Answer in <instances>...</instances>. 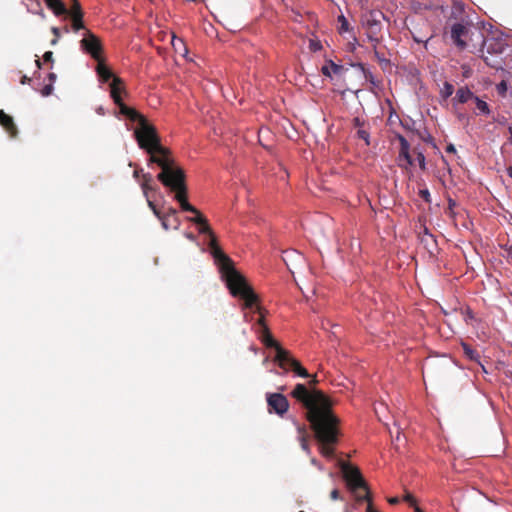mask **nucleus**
Wrapping results in <instances>:
<instances>
[{
    "instance_id": "nucleus-1",
    "label": "nucleus",
    "mask_w": 512,
    "mask_h": 512,
    "mask_svg": "<svg viewBox=\"0 0 512 512\" xmlns=\"http://www.w3.org/2000/svg\"><path fill=\"white\" fill-rule=\"evenodd\" d=\"M97 62L96 72L99 81L103 83L109 82L110 96L118 107V114L137 124L134 130V137L139 148L148 154V166L155 164L161 168V171L157 174V180L170 192L174 193V199L179 203L182 211L194 214L188 220L198 226L199 233L207 236L210 254L218 266L220 274L241 275L234 267L232 260L217 245L215 235L207 219L188 202L185 172L175 164L169 149L161 144L155 126L150 124L144 115L123 102L121 95L125 91L122 80L113 75L112 71L101 60Z\"/></svg>"
},
{
    "instance_id": "nucleus-2",
    "label": "nucleus",
    "mask_w": 512,
    "mask_h": 512,
    "mask_svg": "<svg viewBox=\"0 0 512 512\" xmlns=\"http://www.w3.org/2000/svg\"><path fill=\"white\" fill-rule=\"evenodd\" d=\"M316 376L309 381V385L298 383L291 391V396L306 411L307 419L319 444L320 453L328 458L334 457L333 445L338 437V419L332 413L326 395L315 388Z\"/></svg>"
},
{
    "instance_id": "nucleus-3",
    "label": "nucleus",
    "mask_w": 512,
    "mask_h": 512,
    "mask_svg": "<svg viewBox=\"0 0 512 512\" xmlns=\"http://www.w3.org/2000/svg\"><path fill=\"white\" fill-rule=\"evenodd\" d=\"M385 18V14L380 10H369L362 15L361 23L366 29L370 41L378 42V34L382 30V20Z\"/></svg>"
},
{
    "instance_id": "nucleus-4",
    "label": "nucleus",
    "mask_w": 512,
    "mask_h": 512,
    "mask_svg": "<svg viewBox=\"0 0 512 512\" xmlns=\"http://www.w3.org/2000/svg\"><path fill=\"white\" fill-rule=\"evenodd\" d=\"M80 48L84 53L90 55L95 61L101 60V54L103 51L102 43L90 30L84 31L83 38L80 40Z\"/></svg>"
},
{
    "instance_id": "nucleus-5",
    "label": "nucleus",
    "mask_w": 512,
    "mask_h": 512,
    "mask_svg": "<svg viewBox=\"0 0 512 512\" xmlns=\"http://www.w3.org/2000/svg\"><path fill=\"white\" fill-rule=\"evenodd\" d=\"M267 403L270 411H274L278 415H283L289 408L287 398L280 393H268Z\"/></svg>"
},
{
    "instance_id": "nucleus-6",
    "label": "nucleus",
    "mask_w": 512,
    "mask_h": 512,
    "mask_svg": "<svg viewBox=\"0 0 512 512\" xmlns=\"http://www.w3.org/2000/svg\"><path fill=\"white\" fill-rule=\"evenodd\" d=\"M507 44L500 37H485L483 40V47L488 53L502 54L506 49Z\"/></svg>"
},
{
    "instance_id": "nucleus-7",
    "label": "nucleus",
    "mask_w": 512,
    "mask_h": 512,
    "mask_svg": "<svg viewBox=\"0 0 512 512\" xmlns=\"http://www.w3.org/2000/svg\"><path fill=\"white\" fill-rule=\"evenodd\" d=\"M466 33V27L462 23H454L451 26V39L453 40L455 45L461 49H464L467 45L466 42L462 39V37L466 35Z\"/></svg>"
},
{
    "instance_id": "nucleus-8",
    "label": "nucleus",
    "mask_w": 512,
    "mask_h": 512,
    "mask_svg": "<svg viewBox=\"0 0 512 512\" xmlns=\"http://www.w3.org/2000/svg\"><path fill=\"white\" fill-rule=\"evenodd\" d=\"M0 124L12 138L17 135V128L13 122L12 117L7 115L3 110H0Z\"/></svg>"
},
{
    "instance_id": "nucleus-9",
    "label": "nucleus",
    "mask_w": 512,
    "mask_h": 512,
    "mask_svg": "<svg viewBox=\"0 0 512 512\" xmlns=\"http://www.w3.org/2000/svg\"><path fill=\"white\" fill-rule=\"evenodd\" d=\"M72 18V30L74 32H78L79 30H86L83 20H82V12L80 8V4L76 3V11L71 13Z\"/></svg>"
},
{
    "instance_id": "nucleus-10",
    "label": "nucleus",
    "mask_w": 512,
    "mask_h": 512,
    "mask_svg": "<svg viewBox=\"0 0 512 512\" xmlns=\"http://www.w3.org/2000/svg\"><path fill=\"white\" fill-rule=\"evenodd\" d=\"M45 3L56 16L66 15L68 13L67 7L62 0H45Z\"/></svg>"
},
{
    "instance_id": "nucleus-11",
    "label": "nucleus",
    "mask_w": 512,
    "mask_h": 512,
    "mask_svg": "<svg viewBox=\"0 0 512 512\" xmlns=\"http://www.w3.org/2000/svg\"><path fill=\"white\" fill-rule=\"evenodd\" d=\"M474 97H475V94L467 86H464V87H460L456 91V95L453 100L464 104V103L468 102L469 100H473Z\"/></svg>"
},
{
    "instance_id": "nucleus-12",
    "label": "nucleus",
    "mask_w": 512,
    "mask_h": 512,
    "mask_svg": "<svg viewBox=\"0 0 512 512\" xmlns=\"http://www.w3.org/2000/svg\"><path fill=\"white\" fill-rule=\"evenodd\" d=\"M142 178H143V181L140 184V186H141V189H142L145 197H148V193L150 191H152V192L158 191V187L152 185L153 176L150 173H142Z\"/></svg>"
},
{
    "instance_id": "nucleus-13",
    "label": "nucleus",
    "mask_w": 512,
    "mask_h": 512,
    "mask_svg": "<svg viewBox=\"0 0 512 512\" xmlns=\"http://www.w3.org/2000/svg\"><path fill=\"white\" fill-rule=\"evenodd\" d=\"M420 242L430 255L437 251V241L434 235L420 236Z\"/></svg>"
},
{
    "instance_id": "nucleus-14",
    "label": "nucleus",
    "mask_w": 512,
    "mask_h": 512,
    "mask_svg": "<svg viewBox=\"0 0 512 512\" xmlns=\"http://www.w3.org/2000/svg\"><path fill=\"white\" fill-rule=\"evenodd\" d=\"M473 100H474L475 105H476V111H475L476 115H485V116L490 115L491 110H490V107H489V105H488V103L486 101L482 100L481 98H479L476 95L473 98Z\"/></svg>"
},
{
    "instance_id": "nucleus-15",
    "label": "nucleus",
    "mask_w": 512,
    "mask_h": 512,
    "mask_svg": "<svg viewBox=\"0 0 512 512\" xmlns=\"http://www.w3.org/2000/svg\"><path fill=\"white\" fill-rule=\"evenodd\" d=\"M464 355L471 361H475L480 363V354L474 350L469 344L462 342L461 343Z\"/></svg>"
},
{
    "instance_id": "nucleus-16",
    "label": "nucleus",
    "mask_w": 512,
    "mask_h": 512,
    "mask_svg": "<svg viewBox=\"0 0 512 512\" xmlns=\"http://www.w3.org/2000/svg\"><path fill=\"white\" fill-rule=\"evenodd\" d=\"M23 4L27 7L29 12L40 14L42 17H44L39 0H23Z\"/></svg>"
},
{
    "instance_id": "nucleus-17",
    "label": "nucleus",
    "mask_w": 512,
    "mask_h": 512,
    "mask_svg": "<svg viewBox=\"0 0 512 512\" xmlns=\"http://www.w3.org/2000/svg\"><path fill=\"white\" fill-rule=\"evenodd\" d=\"M292 258L301 259L302 256L296 250H288L284 252L282 259L289 270H291V268L288 261L291 260Z\"/></svg>"
},
{
    "instance_id": "nucleus-18",
    "label": "nucleus",
    "mask_w": 512,
    "mask_h": 512,
    "mask_svg": "<svg viewBox=\"0 0 512 512\" xmlns=\"http://www.w3.org/2000/svg\"><path fill=\"white\" fill-rule=\"evenodd\" d=\"M297 430H298V433H299L298 438H299V441H300V444H301V448L304 451H306L307 453H310V449H309L306 437L304 436V428H302L300 425H298L297 426Z\"/></svg>"
},
{
    "instance_id": "nucleus-19",
    "label": "nucleus",
    "mask_w": 512,
    "mask_h": 512,
    "mask_svg": "<svg viewBox=\"0 0 512 512\" xmlns=\"http://www.w3.org/2000/svg\"><path fill=\"white\" fill-rule=\"evenodd\" d=\"M453 92L454 86L449 82H445L443 88L440 91V95L443 99H447L453 94Z\"/></svg>"
},
{
    "instance_id": "nucleus-20",
    "label": "nucleus",
    "mask_w": 512,
    "mask_h": 512,
    "mask_svg": "<svg viewBox=\"0 0 512 512\" xmlns=\"http://www.w3.org/2000/svg\"><path fill=\"white\" fill-rule=\"evenodd\" d=\"M337 20H338V23L340 24L339 33L342 34L344 32H348L350 27H349V22H348L347 18L343 14H341L338 16Z\"/></svg>"
},
{
    "instance_id": "nucleus-21",
    "label": "nucleus",
    "mask_w": 512,
    "mask_h": 512,
    "mask_svg": "<svg viewBox=\"0 0 512 512\" xmlns=\"http://www.w3.org/2000/svg\"><path fill=\"white\" fill-rule=\"evenodd\" d=\"M356 135L359 139H362L367 146L370 145V133L365 127L358 129Z\"/></svg>"
},
{
    "instance_id": "nucleus-22",
    "label": "nucleus",
    "mask_w": 512,
    "mask_h": 512,
    "mask_svg": "<svg viewBox=\"0 0 512 512\" xmlns=\"http://www.w3.org/2000/svg\"><path fill=\"white\" fill-rule=\"evenodd\" d=\"M404 501L407 502L410 506H412L415 512H424L420 507L416 505L415 498L409 492H406L404 496Z\"/></svg>"
},
{
    "instance_id": "nucleus-23",
    "label": "nucleus",
    "mask_w": 512,
    "mask_h": 512,
    "mask_svg": "<svg viewBox=\"0 0 512 512\" xmlns=\"http://www.w3.org/2000/svg\"><path fill=\"white\" fill-rule=\"evenodd\" d=\"M399 154L406 160L408 165H413V159L410 155V146H406V148L400 147Z\"/></svg>"
},
{
    "instance_id": "nucleus-24",
    "label": "nucleus",
    "mask_w": 512,
    "mask_h": 512,
    "mask_svg": "<svg viewBox=\"0 0 512 512\" xmlns=\"http://www.w3.org/2000/svg\"><path fill=\"white\" fill-rule=\"evenodd\" d=\"M176 214H177V210L175 208H173V207H169L167 209V212L165 214H163V215L166 216L167 218H172L173 222L175 223L174 228L178 229V227H179V220L176 217Z\"/></svg>"
},
{
    "instance_id": "nucleus-25",
    "label": "nucleus",
    "mask_w": 512,
    "mask_h": 512,
    "mask_svg": "<svg viewBox=\"0 0 512 512\" xmlns=\"http://www.w3.org/2000/svg\"><path fill=\"white\" fill-rule=\"evenodd\" d=\"M327 64H329L331 72H333L336 75H341L346 70L342 65L336 64L332 60H328Z\"/></svg>"
},
{
    "instance_id": "nucleus-26",
    "label": "nucleus",
    "mask_w": 512,
    "mask_h": 512,
    "mask_svg": "<svg viewBox=\"0 0 512 512\" xmlns=\"http://www.w3.org/2000/svg\"><path fill=\"white\" fill-rule=\"evenodd\" d=\"M364 78L366 81L370 82L372 85L374 86H378V82L377 80L375 79L373 73L370 71V69L366 68L363 72H362Z\"/></svg>"
},
{
    "instance_id": "nucleus-27",
    "label": "nucleus",
    "mask_w": 512,
    "mask_h": 512,
    "mask_svg": "<svg viewBox=\"0 0 512 512\" xmlns=\"http://www.w3.org/2000/svg\"><path fill=\"white\" fill-rule=\"evenodd\" d=\"M496 90L500 96H505L508 90V85L505 80H502L496 85Z\"/></svg>"
},
{
    "instance_id": "nucleus-28",
    "label": "nucleus",
    "mask_w": 512,
    "mask_h": 512,
    "mask_svg": "<svg viewBox=\"0 0 512 512\" xmlns=\"http://www.w3.org/2000/svg\"><path fill=\"white\" fill-rule=\"evenodd\" d=\"M353 127L358 129L364 128L366 125V121L363 118L360 117H354L352 120Z\"/></svg>"
},
{
    "instance_id": "nucleus-29",
    "label": "nucleus",
    "mask_w": 512,
    "mask_h": 512,
    "mask_svg": "<svg viewBox=\"0 0 512 512\" xmlns=\"http://www.w3.org/2000/svg\"><path fill=\"white\" fill-rule=\"evenodd\" d=\"M416 160L418 161L419 167L422 170H425L426 169V159H425V155L423 152L420 151L417 153Z\"/></svg>"
},
{
    "instance_id": "nucleus-30",
    "label": "nucleus",
    "mask_w": 512,
    "mask_h": 512,
    "mask_svg": "<svg viewBox=\"0 0 512 512\" xmlns=\"http://www.w3.org/2000/svg\"><path fill=\"white\" fill-rule=\"evenodd\" d=\"M419 196L426 202L431 203V194L427 188L419 190Z\"/></svg>"
},
{
    "instance_id": "nucleus-31",
    "label": "nucleus",
    "mask_w": 512,
    "mask_h": 512,
    "mask_svg": "<svg viewBox=\"0 0 512 512\" xmlns=\"http://www.w3.org/2000/svg\"><path fill=\"white\" fill-rule=\"evenodd\" d=\"M145 198L147 199L148 206L153 211L154 215L156 217H160L161 211L156 207L155 203L149 199V196Z\"/></svg>"
},
{
    "instance_id": "nucleus-32",
    "label": "nucleus",
    "mask_w": 512,
    "mask_h": 512,
    "mask_svg": "<svg viewBox=\"0 0 512 512\" xmlns=\"http://www.w3.org/2000/svg\"><path fill=\"white\" fill-rule=\"evenodd\" d=\"M161 221V225L165 230H168L170 228V218H167L163 215V213H160V217H157Z\"/></svg>"
},
{
    "instance_id": "nucleus-33",
    "label": "nucleus",
    "mask_w": 512,
    "mask_h": 512,
    "mask_svg": "<svg viewBox=\"0 0 512 512\" xmlns=\"http://www.w3.org/2000/svg\"><path fill=\"white\" fill-rule=\"evenodd\" d=\"M310 49L314 52H317L322 49V44L320 41L311 40L310 41Z\"/></svg>"
},
{
    "instance_id": "nucleus-34",
    "label": "nucleus",
    "mask_w": 512,
    "mask_h": 512,
    "mask_svg": "<svg viewBox=\"0 0 512 512\" xmlns=\"http://www.w3.org/2000/svg\"><path fill=\"white\" fill-rule=\"evenodd\" d=\"M321 73L328 78H332L331 68L327 63L321 67Z\"/></svg>"
},
{
    "instance_id": "nucleus-35",
    "label": "nucleus",
    "mask_w": 512,
    "mask_h": 512,
    "mask_svg": "<svg viewBox=\"0 0 512 512\" xmlns=\"http://www.w3.org/2000/svg\"><path fill=\"white\" fill-rule=\"evenodd\" d=\"M396 138L398 139V141L400 143V147L406 148V146H410L408 140L402 134L398 133L396 135Z\"/></svg>"
},
{
    "instance_id": "nucleus-36",
    "label": "nucleus",
    "mask_w": 512,
    "mask_h": 512,
    "mask_svg": "<svg viewBox=\"0 0 512 512\" xmlns=\"http://www.w3.org/2000/svg\"><path fill=\"white\" fill-rule=\"evenodd\" d=\"M53 91V84L52 83H49L47 85H45L41 91V94L43 96H49Z\"/></svg>"
},
{
    "instance_id": "nucleus-37",
    "label": "nucleus",
    "mask_w": 512,
    "mask_h": 512,
    "mask_svg": "<svg viewBox=\"0 0 512 512\" xmlns=\"http://www.w3.org/2000/svg\"><path fill=\"white\" fill-rule=\"evenodd\" d=\"M374 54H375V57L377 58V60L380 62V63H389V60H387L383 54H381L376 48H374Z\"/></svg>"
},
{
    "instance_id": "nucleus-38",
    "label": "nucleus",
    "mask_w": 512,
    "mask_h": 512,
    "mask_svg": "<svg viewBox=\"0 0 512 512\" xmlns=\"http://www.w3.org/2000/svg\"><path fill=\"white\" fill-rule=\"evenodd\" d=\"M330 498H331L332 500H334V501H335V500H343V498H342V497H341V495H340L339 490H338V489H336V488H335V489H333V490L331 491V493H330Z\"/></svg>"
},
{
    "instance_id": "nucleus-39",
    "label": "nucleus",
    "mask_w": 512,
    "mask_h": 512,
    "mask_svg": "<svg viewBox=\"0 0 512 512\" xmlns=\"http://www.w3.org/2000/svg\"><path fill=\"white\" fill-rule=\"evenodd\" d=\"M457 203L454 199L448 198V211L451 215H454L453 209L456 207Z\"/></svg>"
},
{
    "instance_id": "nucleus-40",
    "label": "nucleus",
    "mask_w": 512,
    "mask_h": 512,
    "mask_svg": "<svg viewBox=\"0 0 512 512\" xmlns=\"http://www.w3.org/2000/svg\"><path fill=\"white\" fill-rule=\"evenodd\" d=\"M172 45L173 47H177V46H184V43H183V40L180 39V38H177L175 35H173L172 37Z\"/></svg>"
},
{
    "instance_id": "nucleus-41",
    "label": "nucleus",
    "mask_w": 512,
    "mask_h": 512,
    "mask_svg": "<svg viewBox=\"0 0 512 512\" xmlns=\"http://www.w3.org/2000/svg\"><path fill=\"white\" fill-rule=\"evenodd\" d=\"M351 66H352L353 68L358 69L361 73H362V72L367 68V67L365 66V64H363V63H361V62L352 63V64H351Z\"/></svg>"
},
{
    "instance_id": "nucleus-42",
    "label": "nucleus",
    "mask_w": 512,
    "mask_h": 512,
    "mask_svg": "<svg viewBox=\"0 0 512 512\" xmlns=\"http://www.w3.org/2000/svg\"><path fill=\"white\" fill-rule=\"evenodd\" d=\"M43 60L45 62H52L53 61V53L51 51H47L43 55Z\"/></svg>"
},
{
    "instance_id": "nucleus-43",
    "label": "nucleus",
    "mask_w": 512,
    "mask_h": 512,
    "mask_svg": "<svg viewBox=\"0 0 512 512\" xmlns=\"http://www.w3.org/2000/svg\"><path fill=\"white\" fill-rule=\"evenodd\" d=\"M184 236H185L188 240H190V241H192V242H196V237H195V235H194V234H192V233H190V232H185V233H184Z\"/></svg>"
},
{
    "instance_id": "nucleus-44",
    "label": "nucleus",
    "mask_w": 512,
    "mask_h": 512,
    "mask_svg": "<svg viewBox=\"0 0 512 512\" xmlns=\"http://www.w3.org/2000/svg\"><path fill=\"white\" fill-rule=\"evenodd\" d=\"M447 153H456V148L453 144H448L446 147Z\"/></svg>"
},
{
    "instance_id": "nucleus-45",
    "label": "nucleus",
    "mask_w": 512,
    "mask_h": 512,
    "mask_svg": "<svg viewBox=\"0 0 512 512\" xmlns=\"http://www.w3.org/2000/svg\"><path fill=\"white\" fill-rule=\"evenodd\" d=\"M142 173H143V169H141V168L140 169H135L134 172H133V177L136 180H138L139 177H140V174H142Z\"/></svg>"
},
{
    "instance_id": "nucleus-46",
    "label": "nucleus",
    "mask_w": 512,
    "mask_h": 512,
    "mask_svg": "<svg viewBox=\"0 0 512 512\" xmlns=\"http://www.w3.org/2000/svg\"><path fill=\"white\" fill-rule=\"evenodd\" d=\"M355 508H356V504H354V505L346 504V505H345L344 512H353V510H354Z\"/></svg>"
},
{
    "instance_id": "nucleus-47",
    "label": "nucleus",
    "mask_w": 512,
    "mask_h": 512,
    "mask_svg": "<svg viewBox=\"0 0 512 512\" xmlns=\"http://www.w3.org/2000/svg\"><path fill=\"white\" fill-rule=\"evenodd\" d=\"M48 78H49L50 83L54 84V82H55V80H56L57 76H56V74H55V73H49V74H48Z\"/></svg>"
},
{
    "instance_id": "nucleus-48",
    "label": "nucleus",
    "mask_w": 512,
    "mask_h": 512,
    "mask_svg": "<svg viewBox=\"0 0 512 512\" xmlns=\"http://www.w3.org/2000/svg\"><path fill=\"white\" fill-rule=\"evenodd\" d=\"M95 111L99 115H105V109L103 106H98Z\"/></svg>"
},
{
    "instance_id": "nucleus-49",
    "label": "nucleus",
    "mask_w": 512,
    "mask_h": 512,
    "mask_svg": "<svg viewBox=\"0 0 512 512\" xmlns=\"http://www.w3.org/2000/svg\"><path fill=\"white\" fill-rule=\"evenodd\" d=\"M423 139H424V141L429 142L430 144L435 146L434 139L432 138V136L430 134H427V137L423 138Z\"/></svg>"
},
{
    "instance_id": "nucleus-50",
    "label": "nucleus",
    "mask_w": 512,
    "mask_h": 512,
    "mask_svg": "<svg viewBox=\"0 0 512 512\" xmlns=\"http://www.w3.org/2000/svg\"><path fill=\"white\" fill-rule=\"evenodd\" d=\"M388 502H389L391 505H395V504L399 503V498H398V497H392V498H389V499H388Z\"/></svg>"
},
{
    "instance_id": "nucleus-51",
    "label": "nucleus",
    "mask_w": 512,
    "mask_h": 512,
    "mask_svg": "<svg viewBox=\"0 0 512 512\" xmlns=\"http://www.w3.org/2000/svg\"><path fill=\"white\" fill-rule=\"evenodd\" d=\"M21 84H27L30 82V78H28L26 75L22 76L21 78Z\"/></svg>"
},
{
    "instance_id": "nucleus-52",
    "label": "nucleus",
    "mask_w": 512,
    "mask_h": 512,
    "mask_svg": "<svg viewBox=\"0 0 512 512\" xmlns=\"http://www.w3.org/2000/svg\"><path fill=\"white\" fill-rule=\"evenodd\" d=\"M311 463L313 465L317 466L320 470H322V466L320 465V463L315 458L311 459Z\"/></svg>"
},
{
    "instance_id": "nucleus-53",
    "label": "nucleus",
    "mask_w": 512,
    "mask_h": 512,
    "mask_svg": "<svg viewBox=\"0 0 512 512\" xmlns=\"http://www.w3.org/2000/svg\"><path fill=\"white\" fill-rule=\"evenodd\" d=\"M432 235L427 227H424L423 234L421 236Z\"/></svg>"
},
{
    "instance_id": "nucleus-54",
    "label": "nucleus",
    "mask_w": 512,
    "mask_h": 512,
    "mask_svg": "<svg viewBox=\"0 0 512 512\" xmlns=\"http://www.w3.org/2000/svg\"><path fill=\"white\" fill-rule=\"evenodd\" d=\"M508 131H509V134H510L509 143L512 145V126L508 127Z\"/></svg>"
},
{
    "instance_id": "nucleus-55",
    "label": "nucleus",
    "mask_w": 512,
    "mask_h": 512,
    "mask_svg": "<svg viewBox=\"0 0 512 512\" xmlns=\"http://www.w3.org/2000/svg\"><path fill=\"white\" fill-rule=\"evenodd\" d=\"M52 32H53L54 35L59 36V28L53 27L52 28Z\"/></svg>"
},
{
    "instance_id": "nucleus-56",
    "label": "nucleus",
    "mask_w": 512,
    "mask_h": 512,
    "mask_svg": "<svg viewBox=\"0 0 512 512\" xmlns=\"http://www.w3.org/2000/svg\"><path fill=\"white\" fill-rule=\"evenodd\" d=\"M467 318H469V319H473L474 318V314H473V312L471 310L467 311Z\"/></svg>"
},
{
    "instance_id": "nucleus-57",
    "label": "nucleus",
    "mask_w": 512,
    "mask_h": 512,
    "mask_svg": "<svg viewBox=\"0 0 512 512\" xmlns=\"http://www.w3.org/2000/svg\"><path fill=\"white\" fill-rule=\"evenodd\" d=\"M244 318H245L246 321H249L248 313H244ZM252 320H253V317H251L250 321H252Z\"/></svg>"
},
{
    "instance_id": "nucleus-58",
    "label": "nucleus",
    "mask_w": 512,
    "mask_h": 512,
    "mask_svg": "<svg viewBox=\"0 0 512 512\" xmlns=\"http://www.w3.org/2000/svg\"><path fill=\"white\" fill-rule=\"evenodd\" d=\"M35 63H36V65H37V67H38V68H41V62H40V60H39V59H36V60H35Z\"/></svg>"
},
{
    "instance_id": "nucleus-59",
    "label": "nucleus",
    "mask_w": 512,
    "mask_h": 512,
    "mask_svg": "<svg viewBox=\"0 0 512 512\" xmlns=\"http://www.w3.org/2000/svg\"><path fill=\"white\" fill-rule=\"evenodd\" d=\"M249 349L255 353L257 352V349L254 345H251Z\"/></svg>"
},
{
    "instance_id": "nucleus-60",
    "label": "nucleus",
    "mask_w": 512,
    "mask_h": 512,
    "mask_svg": "<svg viewBox=\"0 0 512 512\" xmlns=\"http://www.w3.org/2000/svg\"><path fill=\"white\" fill-rule=\"evenodd\" d=\"M508 174H509V176L512 178V166H510V167L508 168Z\"/></svg>"
},
{
    "instance_id": "nucleus-61",
    "label": "nucleus",
    "mask_w": 512,
    "mask_h": 512,
    "mask_svg": "<svg viewBox=\"0 0 512 512\" xmlns=\"http://www.w3.org/2000/svg\"><path fill=\"white\" fill-rule=\"evenodd\" d=\"M267 362H268V357H266V358L263 360V364L265 365Z\"/></svg>"
},
{
    "instance_id": "nucleus-62",
    "label": "nucleus",
    "mask_w": 512,
    "mask_h": 512,
    "mask_svg": "<svg viewBox=\"0 0 512 512\" xmlns=\"http://www.w3.org/2000/svg\"><path fill=\"white\" fill-rule=\"evenodd\" d=\"M75 1V5H74V11H76V3H78L76 0Z\"/></svg>"
}]
</instances>
